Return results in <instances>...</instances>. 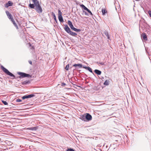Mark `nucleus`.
Listing matches in <instances>:
<instances>
[{
  "label": "nucleus",
  "mask_w": 151,
  "mask_h": 151,
  "mask_svg": "<svg viewBox=\"0 0 151 151\" xmlns=\"http://www.w3.org/2000/svg\"><path fill=\"white\" fill-rule=\"evenodd\" d=\"M34 4H30L29 6L31 9H35V5L40 3L38 0H32Z\"/></svg>",
  "instance_id": "f03ea898"
},
{
  "label": "nucleus",
  "mask_w": 151,
  "mask_h": 151,
  "mask_svg": "<svg viewBox=\"0 0 151 151\" xmlns=\"http://www.w3.org/2000/svg\"><path fill=\"white\" fill-rule=\"evenodd\" d=\"M141 37L144 40H146L147 39L146 35L144 33H143L141 35Z\"/></svg>",
  "instance_id": "1a4fd4ad"
},
{
  "label": "nucleus",
  "mask_w": 151,
  "mask_h": 151,
  "mask_svg": "<svg viewBox=\"0 0 151 151\" xmlns=\"http://www.w3.org/2000/svg\"><path fill=\"white\" fill-rule=\"evenodd\" d=\"M64 29L69 34L71 32L70 28L67 25L65 26Z\"/></svg>",
  "instance_id": "423d86ee"
},
{
  "label": "nucleus",
  "mask_w": 151,
  "mask_h": 151,
  "mask_svg": "<svg viewBox=\"0 0 151 151\" xmlns=\"http://www.w3.org/2000/svg\"><path fill=\"white\" fill-rule=\"evenodd\" d=\"M99 64L101 65H104V63H102V62L100 63Z\"/></svg>",
  "instance_id": "e433bc0d"
},
{
  "label": "nucleus",
  "mask_w": 151,
  "mask_h": 151,
  "mask_svg": "<svg viewBox=\"0 0 151 151\" xmlns=\"http://www.w3.org/2000/svg\"><path fill=\"white\" fill-rule=\"evenodd\" d=\"M18 74L22 78L29 77L30 76V75L24 73L19 72L18 73Z\"/></svg>",
  "instance_id": "20e7f679"
},
{
  "label": "nucleus",
  "mask_w": 151,
  "mask_h": 151,
  "mask_svg": "<svg viewBox=\"0 0 151 151\" xmlns=\"http://www.w3.org/2000/svg\"><path fill=\"white\" fill-rule=\"evenodd\" d=\"M85 118L86 119V121H88L91 120L92 119V116H91L89 114H87L85 116Z\"/></svg>",
  "instance_id": "39448f33"
},
{
  "label": "nucleus",
  "mask_w": 151,
  "mask_h": 151,
  "mask_svg": "<svg viewBox=\"0 0 151 151\" xmlns=\"http://www.w3.org/2000/svg\"><path fill=\"white\" fill-rule=\"evenodd\" d=\"M148 13H149V14L150 15V16L151 17V11H149L148 12Z\"/></svg>",
  "instance_id": "f704fd0d"
},
{
  "label": "nucleus",
  "mask_w": 151,
  "mask_h": 151,
  "mask_svg": "<svg viewBox=\"0 0 151 151\" xmlns=\"http://www.w3.org/2000/svg\"><path fill=\"white\" fill-rule=\"evenodd\" d=\"M69 68V65L68 64L65 67V69L66 70H68Z\"/></svg>",
  "instance_id": "c756f323"
},
{
  "label": "nucleus",
  "mask_w": 151,
  "mask_h": 151,
  "mask_svg": "<svg viewBox=\"0 0 151 151\" xmlns=\"http://www.w3.org/2000/svg\"><path fill=\"white\" fill-rule=\"evenodd\" d=\"M72 30H73L74 31L77 32H80L81 31V30L79 29H77L74 27L72 29Z\"/></svg>",
  "instance_id": "a211bd4d"
},
{
  "label": "nucleus",
  "mask_w": 151,
  "mask_h": 151,
  "mask_svg": "<svg viewBox=\"0 0 151 151\" xmlns=\"http://www.w3.org/2000/svg\"><path fill=\"white\" fill-rule=\"evenodd\" d=\"M87 70H88L90 72L92 73L93 72L92 70L89 67H88V68Z\"/></svg>",
  "instance_id": "bb28decb"
},
{
  "label": "nucleus",
  "mask_w": 151,
  "mask_h": 151,
  "mask_svg": "<svg viewBox=\"0 0 151 151\" xmlns=\"http://www.w3.org/2000/svg\"><path fill=\"white\" fill-rule=\"evenodd\" d=\"M94 72L97 75H100L101 73V72L100 70L96 69L94 70Z\"/></svg>",
  "instance_id": "ddd939ff"
},
{
  "label": "nucleus",
  "mask_w": 151,
  "mask_h": 151,
  "mask_svg": "<svg viewBox=\"0 0 151 151\" xmlns=\"http://www.w3.org/2000/svg\"><path fill=\"white\" fill-rule=\"evenodd\" d=\"M66 85V84L64 83H62L61 86H64Z\"/></svg>",
  "instance_id": "2f4dec72"
},
{
  "label": "nucleus",
  "mask_w": 151,
  "mask_h": 151,
  "mask_svg": "<svg viewBox=\"0 0 151 151\" xmlns=\"http://www.w3.org/2000/svg\"><path fill=\"white\" fill-rule=\"evenodd\" d=\"M104 33L105 35L108 38H109V33L108 32H107L106 31H105L104 32Z\"/></svg>",
  "instance_id": "b1692460"
},
{
  "label": "nucleus",
  "mask_w": 151,
  "mask_h": 151,
  "mask_svg": "<svg viewBox=\"0 0 151 151\" xmlns=\"http://www.w3.org/2000/svg\"><path fill=\"white\" fill-rule=\"evenodd\" d=\"M73 66L74 67H76L77 68H81L83 67V65H82L80 64H75L73 65Z\"/></svg>",
  "instance_id": "6e6552de"
},
{
  "label": "nucleus",
  "mask_w": 151,
  "mask_h": 151,
  "mask_svg": "<svg viewBox=\"0 0 151 151\" xmlns=\"http://www.w3.org/2000/svg\"><path fill=\"white\" fill-rule=\"evenodd\" d=\"M69 34L73 36H76L77 35V34L76 33L73 32L71 31L70 32Z\"/></svg>",
  "instance_id": "aec40b11"
},
{
  "label": "nucleus",
  "mask_w": 151,
  "mask_h": 151,
  "mask_svg": "<svg viewBox=\"0 0 151 151\" xmlns=\"http://www.w3.org/2000/svg\"><path fill=\"white\" fill-rule=\"evenodd\" d=\"M29 63L31 64V65H32V62L31 61V60H29Z\"/></svg>",
  "instance_id": "c9c22d12"
},
{
  "label": "nucleus",
  "mask_w": 151,
  "mask_h": 151,
  "mask_svg": "<svg viewBox=\"0 0 151 151\" xmlns=\"http://www.w3.org/2000/svg\"><path fill=\"white\" fill-rule=\"evenodd\" d=\"M72 30H73L74 31L77 32H80L81 31V30L79 29H77L74 27L72 29Z\"/></svg>",
  "instance_id": "f3484780"
},
{
  "label": "nucleus",
  "mask_w": 151,
  "mask_h": 151,
  "mask_svg": "<svg viewBox=\"0 0 151 151\" xmlns=\"http://www.w3.org/2000/svg\"><path fill=\"white\" fill-rule=\"evenodd\" d=\"M12 3L11 1H9L6 4L5 7H8L9 6H12Z\"/></svg>",
  "instance_id": "9b49d317"
},
{
  "label": "nucleus",
  "mask_w": 151,
  "mask_h": 151,
  "mask_svg": "<svg viewBox=\"0 0 151 151\" xmlns=\"http://www.w3.org/2000/svg\"><path fill=\"white\" fill-rule=\"evenodd\" d=\"M83 68H85L86 70H87V69L88 68V67H87L86 66H83Z\"/></svg>",
  "instance_id": "72a5a7b5"
},
{
  "label": "nucleus",
  "mask_w": 151,
  "mask_h": 151,
  "mask_svg": "<svg viewBox=\"0 0 151 151\" xmlns=\"http://www.w3.org/2000/svg\"><path fill=\"white\" fill-rule=\"evenodd\" d=\"M13 22H14L13 23V24H14V26L16 27V28L17 29H18V27L17 25V24H16V23H15V21H13Z\"/></svg>",
  "instance_id": "5701e85b"
},
{
  "label": "nucleus",
  "mask_w": 151,
  "mask_h": 151,
  "mask_svg": "<svg viewBox=\"0 0 151 151\" xmlns=\"http://www.w3.org/2000/svg\"><path fill=\"white\" fill-rule=\"evenodd\" d=\"M109 84V81L106 80L104 83V84L105 85H108Z\"/></svg>",
  "instance_id": "4be33fe9"
},
{
  "label": "nucleus",
  "mask_w": 151,
  "mask_h": 151,
  "mask_svg": "<svg viewBox=\"0 0 151 151\" xmlns=\"http://www.w3.org/2000/svg\"><path fill=\"white\" fill-rule=\"evenodd\" d=\"M58 19L59 21L61 22H63V19L62 16H58Z\"/></svg>",
  "instance_id": "dca6fc26"
},
{
  "label": "nucleus",
  "mask_w": 151,
  "mask_h": 151,
  "mask_svg": "<svg viewBox=\"0 0 151 151\" xmlns=\"http://www.w3.org/2000/svg\"><path fill=\"white\" fill-rule=\"evenodd\" d=\"M52 16L53 17L54 19L55 20V22H57V20L56 19V17L55 14H54V12H52Z\"/></svg>",
  "instance_id": "4468645a"
},
{
  "label": "nucleus",
  "mask_w": 151,
  "mask_h": 151,
  "mask_svg": "<svg viewBox=\"0 0 151 151\" xmlns=\"http://www.w3.org/2000/svg\"><path fill=\"white\" fill-rule=\"evenodd\" d=\"M16 101L17 102H20L22 101V100L20 99H16Z\"/></svg>",
  "instance_id": "7c9ffc66"
},
{
  "label": "nucleus",
  "mask_w": 151,
  "mask_h": 151,
  "mask_svg": "<svg viewBox=\"0 0 151 151\" xmlns=\"http://www.w3.org/2000/svg\"><path fill=\"white\" fill-rule=\"evenodd\" d=\"M67 151H74V150L73 149L69 148L67 149Z\"/></svg>",
  "instance_id": "cd10ccee"
},
{
  "label": "nucleus",
  "mask_w": 151,
  "mask_h": 151,
  "mask_svg": "<svg viewBox=\"0 0 151 151\" xmlns=\"http://www.w3.org/2000/svg\"><path fill=\"white\" fill-rule=\"evenodd\" d=\"M58 16H61L62 15V12H61V11L60 10H58Z\"/></svg>",
  "instance_id": "393cba45"
},
{
  "label": "nucleus",
  "mask_w": 151,
  "mask_h": 151,
  "mask_svg": "<svg viewBox=\"0 0 151 151\" xmlns=\"http://www.w3.org/2000/svg\"><path fill=\"white\" fill-rule=\"evenodd\" d=\"M101 12L103 15H104L107 12L105 9H103L102 10Z\"/></svg>",
  "instance_id": "412c9836"
},
{
  "label": "nucleus",
  "mask_w": 151,
  "mask_h": 151,
  "mask_svg": "<svg viewBox=\"0 0 151 151\" xmlns=\"http://www.w3.org/2000/svg\"><path fill=\"white\" fill-rule=\"evenodd\" d=\"M68 24L71 29L74 27L72 22L70 21L69 20L68 21Z\"/></svg>",
  "instance_id": "9d476101"
},
{
  "label": "nucleus",
  "mask_w": 151,
  "mask_h": 151,
  "mask_svg": "<svg viewBox=\"0 0 151 151\" xmlns=\"http://www.w3.org/2000/svg\"><path fill=\"white\" fill-rule=\"evenodd\" d=\"M34 96V95L33 94H30L28 95H26L23 96L22 97V98L23 99H27L28 98H31Z\"/></svg>",
  "instance_id": "0eeeda50"
},
{
  "label": "nucleus",
  "mask_w": 151,
  "mask_h": 151,
  "mask_svg": "<svg viewBox=\"0 0 151 151\" xmlns=\"http://www.w3.org/2000/svg\"><path fill=\"white\" fill-rule=\"evenodd\" d=\"M1 69L4 72L6 73L7 75L12 77H15L14 76L13 74L9 72L7 69L4 68L3 66L1 67Z\"/></svg>",
  "instance_id": "7ed1b4c3"
},
{
  "label": "nucleus",
  "mask_w": 151,
  "mask_h": 151,
  "mask_svg": "<svg viewBox=\"0 0 151 151\" xmlns=\"http://www.w3.org/2000/svg\"><path fill=\"white\" fill-rule=\"evenodd\" d=\"M80 6L83 9L85 10H87L88 9L87 7H86L84 5L81 4L80 5Z\"/></svg>",
  "instance_id": "6ab92c4d"
},
{
  "label": "nucleus",
  "mask_w": 151,
  "mask_h": 151,
  "mask_svg": "<svg viewBox=\"0 0 151 151\" xmlns=\"http://www.w3.org/2000/svg\"><path fill=\"white\" fill-rule=\"evenodd\" d=\"M35 9L38 13H40L42 12V10L40 3L35 5Z\"/></svg>",
  "instance_id": "f257e3e1"
},
{
  "label": "nucleus",
  "mask_w": 151,
  "mask_h": 151,
  "mask_svg": "<svg viewBox=\"0 0 151 151\" xmlns=\"http://www.w3.org/2000/svg\"><path fill=\"white\" fill-rule=\"evenodd\" d=\"M88 13H90V14L91 15H92L93 14H92V13H91V11L88 9L87 10H86Z\"/></svg>",
  "instance_id": "c85d7f7f"
},
{
  "label": "nucleus",
  "mask_w": 151,
  "mask_h": 151,
  "mask_svg": "<svg viewBox=\"0 0 151 151\" xmlns=\"http://www.w3.org/2000/svg\"><path fill=\"white\" fill-rule=\"evenodd\" d=\"M85 14H86V15H87V13L86 12H85Z\"/></svg>",
  "instance_id": "4c0bfd02"
},
{
  "label": "nucleus",
  "mask_w": 151,
  "mask_h": 151,
  "mask_svg": "<svg viewBox=\"0 0 151 151\" xmlns=\"http://www.w3.org/2000/svg\"><path fill=\"white\" fill-rule=\"evenodd\" d=\"M2 102L5 105H8V103L6 101L2 100Z\"/></svg>",
  "instance_id": "a878e982"
},
{
  "label": "nucleus",
  "mask_w": 151,
  "mask_h": 151,
  "mask_svg": "<svg viewBox=\"0 0 151 151\" xmlns=\"http://www.w3.org/2000/svg\"><path fill=\"white\" fill-rule=\"evenodd\" d=\"M6 12L9 19L11 18V17H12V16L11 14L8 11H6Z\"/></svg>",
  "instance_id": "f8f14e48"
},
{
  "label": "nucleus",
  "mask_w": 151,
  "mask_h": 151,
  "mask_svg": "<svg viewBox=\"0 0 151 151\" xmlns=\"http://www.w3.org/2000/svg\"><path fill=\"white\" fill-rule=\"evenodd\" d=\"M86 115H83L80 117V119L84 121H86V119L85 118Z\"/></svg>",
  "instance_id": "2eb2a0df"
},
{
  "label": "nucleus",
  "mask_w": 151,
  "mask_h": 151,
  "mask_svg": "<svg viewBox=\"0 0 151 151\" xmlns=\"http://www.w3.org/2000/svg\"><path fill=\"white\" fill-rule=\"evenodd\" d=\"M9 19H11V20L12 21V22L13 23L14 22L13 21H14V20L13 18L12 17H11V18H9Z\"/></svg>",
  "instance_id": "473e14b6"
}]
</instances>
